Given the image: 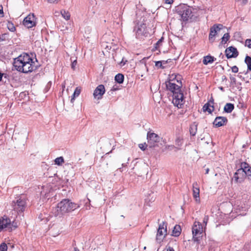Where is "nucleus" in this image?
Segmentation results:
<instances>
[{
    "label": "nucleus",
    "mask_w": 251,
    "mask_h": 251,
    "mask_svg": "<svg viewBox=\"0 0 251 251\" xmlns=\"http://www.w3.org/2000/svg\"><path fill=\"white\" fill-rule=\"evenodd\" d=\"M176 12L184 22L188 21L192 16V11L190 6L185 4H180L176 7Z\"/></svg>",
    "instance_id": "nucleus-4"
},
{
    "label": "nucleus",
    "mask_w": 251,
    "mask_h": 251,
    "mask_svg": "<svg viewBox=\"0 0 251 251\" xmlns=\"http://www.w3.org/2000/svg\"><path fill=\"white\" fill-rule=\"evenodd\" d=\"M148 146V144H147L146 143L139 144V148L142 151H145Z\"/></svg>",
    "instance_id": "nucleus-38"
},
{
    "label": "nucleus",
    "mask_w": 251,
    "mask_h": 251,
    "mask_svg": "<svg viewBox=\"0 0 251 251\" xmlns=\"http://www.w3.org/2000/svg\"><path fill=\"white\" fill-rule=\"evenodd\" d=\"M76 64H77L76 60H75L73 62H72V64H71V67L73 70L75 69Z\"/></svg>",
    "instance_id": "nucleus-46"
},
{
    "label": "nucleus",
    "mask_w": 251,
    "mask_h": 251,
    "mask_svg": "<svg viewBox=\"0 0 251 251\" xmlns=\"http://www.w3.org/2000/svg\"><path fill=\"white\" fill-rule=\"evenodd\" d=\"M230 79L233 83H235L236 82V79L233 76H230Z\"/></svg>",
    "instance_id": "nucleus-52"
},
{
    "label": "nucleus",
    "mask_w": 251,
    "mask_h": 251,
    "mask_svg": "<svg viewBox=\"0 0 251 251\" xmlns=\"http://www.w3.org/2000/svg\"><path fill=\"white\" fill-rule=\"evenodd\" d=\"M231 70L233 73H236L238 72V68L236 66L231 67Z\"/></svg>",
    "instance_id": "nucleus-44"
},
{
    "label": "nucleus",
    "mask_w": 251,
    "mask_h": 251,
    "mask_svg": "<svg viewBox=\"0 0 251 251\" xmlns=\"http://www.w3.org/2000/svg\"><path fill=\"white\" fill-rule=\"evenodd\" d=\"M51 82H49L47 84V85H46V87H45V89H44V92H45V93H46V92H47L49 91V88H50V85H51Z\"/></svg>",
    "instance_id": "nucleus-43"
},
{
    "label": "nucleus",
    "mask_w": 251,
    "mask_h": 251,
    "mask_svg": "<svg viewBox=\"0 0 251 251\" xmlns=\"http://www.w3.org/2000/svg\"><path fill=\"white\" fill-rule=\"evenodd\" d=\"M223 25L221 24L214 25L210 29V33L209 34V40L213 42L214 37L217 34L218 31L222 29Z\"/></svg>",
    "instance_id": "nucleus-10"
},
{
    "label": "nucleus",
    "mask_w": 251,
    "mask_h": 251,
    "mask_svg": "<svg viewBox=\"0 0 251 251\" xmlns=\"http://www.w3.org/2000/svg\"><path fill=\"white\" fill-rule=\"evenodd\" d=\"M247 176L248 177L249 179L251 181V167L250 166L249 168L247 170Z\"/></svg>",
    "instance_id": "nucleus-39"
},
{
    "label": "nucleus",
    "mask_w": 251,
    "mask_h": 251,
    "mask_svg": "<svg viewBox=\"0 0 251 251\" xmlns=\"http://www.w3.org/2000/svg\"><path fill=\"white\" fill-rule=\"evenodd\" d=\"M166 235L165 233L164 232L163 230L158 229L156 236V242L159 244H161Z\"/></svg>",
    "instance_id": "nucleus-17"
},
{
    "label": "nucleus",
    "mask_w": 251,
    "mask_h": 251,
    "mask_svg": "<svg viewBox=\"0 0 251 251\" xmlns=\"http://www.w3.org/2000/svg\"><path fill=\"white\" fill-rule=\"evenodd\" d=\"M216 60V58L214 57L211 55H207L203 57L202 62L203 64L206 65L208 64L212 63Z\"/></svg>",
    "instance_id": "nucleus-18"
},
{
    "label": "nucleus",
    "mask_w": 251,
    "mask_h": 251,
    "mask_svg": "<svg viewBox=\"0 0 251 251\" xmlns=\"http://www.w3.org/2000/svg\"><path fill=\"white\" fill-rule=\"evenodd\" d=\"M202 110L204 112L207 111L211 114L214 111V107L213 105H211L209 102H207L203 106Z\"/></svg>",
    "instance_id": "nucleus-20"
},
{
    "label": "nucleus",
    "mask_w": 251,
    "mask_h": 251,
    "mask_svg": "<svg viewBox=\"0 0 251 251\" xmlns=\"http://www.w3.org/2000/svg\"><path fill=\"white\" fill-rule=\"evenodd\" d=\"M162 61L163 62V64H166L168 63V61L163 60Z\"/></svg>",
    "instance_id": "nucleus-59"
},
{
    "label": "nucleus",
    "mask_w": 251,
    "mask_h": 251,
    "mask_svg": "<svg viewBox=\"0 0 251 251\" xmlns=\"http://www.w3.org/2000/svg\"><path fill=\"white\" fill-rule=\"evenodd\" d=\"M124 75L122 74H118L115 76V80L119 84H122L124 80Z\"/></svg>",
    "instance_id": "nucleus-23"
},
{
    "label": "nucleus",
    "mask_w": 251,
    "mask_h": 251,
    "mask_svg": "<svg viewBox=\"0 0 251 251\" xmlns=\"http://www.w3.org/2000/svg\"><path fill=\"white\" fill-rule=\"evenodd\" d=\"M219 89L221 91H222V92H224V91H225V89H224V88L223 87H222V86H220V87H219Z\"/></svg>",
    "instance_id": "nucleus-54"
},
{
    "label": "nucleus",
    "mask_w": 251,
    "mask_h": 251,
    "mask_svg": "<svg viewBox=\"0 0 251 251\" xmlns=\"http://www.w3.org/2000/svg\"><path fill=\"white\" fill-rule=\"evenodd\" d=\"M222 79L223 81L226 80V77L225 75H223L222 77Z\"/></svg>",
    "instance_id": "nucleus-56"
},
{
    "label": "nucleus",
    "mask_w": 251,
    "mask_h": 251,
    "mask_svg": "<svg viewBox=\"0 0 251 251\" xmlns=\"http://www.w3.org/2000/svg\"><path fill=\"white\" fill-rule=\"evenodd\" d=\"M226 57L229 59L230 58H235L238 54V51L235 47L230 46L227 48L225 50Z\"/></svg>",
    "instance_id": "nucleus-11"
},
{
    "label": "nucleus",
    "mask_w": 251,
    "mask_h": 251,
    "mask_svg": "<svg viewBox=\"0 0 251 251\" xmlns=\"http://www.w3.org/2000/svg\"><path fill=\"white\" fill-rule=\"evenodd\" d=\"M80 92L81 89L80 88L78 87H76L75 88L71 100L72 102L75 98L78 97L80 95Z\"/></svg>",
    "instance_id": "nucleus-30"
},
{
    "label": "nucleus",
    "mask_w": 251,
    "mask_h": 251,
    "mask_svg": "<svg viewBox=\"0 0 251 251\" xmlns=\"http://www.w3.org/2000/svg\"><path fill=\"white\" fill-rule=\"evenodd\" d=\"M126 62H127V60H125L124 58H123L122 59V61L120 63V65L121 66H123L124 65H125L126 64Z\"/></svg>",
    "instance_id": "nucleus-48"
},
{
    "label": "nucleus",
    "mask_w": 251,
    "mask_h": 251,
    "mask_svg": "<svg viewBox=\"0 0 251 251\" xmlns=\"http://www.w3.org/2000/svg\"><path fill=\"white\" fill-rule=\"evenodd\" d=\"M167 223L165 222H163L161 224H159L158 229H160L164 230V232L165 233V235H167Z\"/></svg>",
    "instance_id": "nucleus-28"
},
{
    "label": "nucleus",
    "mask_w": 251,
    "mask_h": 251,
    "mask_svg": "<svg viewBox=\"0 0 251 251\" xmlns=\"http://www.w3.org/2000/svg\"><path fill=\"white\" fill-rule=\"evenodd\" d=\"M209 171V169L208 168H207L205 170V174H208Z\"/></svg>",
    "instance_id": "nucleus-58"
},
{
    "label": "nucleus",
    "mask_w": 251,
    "mask_h": 251,
    "mask_svg": "<svg viewBox=\"0 0 251 251\" xmlns=\"http://www.w3.org/2000/svg\"><path fill=\"white\" fill-rule=\"evenodd\" d=\"M202 233V227L201 224L200 222L195 223L192 227V234L193 235L197 236L201 235Z\"/></svg>",
    "instance_id": "nucleus-15"
},
{
    "label": "nucleus",
    "mask_w": 251,
    "mask_h": 251,
    "mask_svg": "<svg viewBox=\"0 0 251 251\" xmlns=\"http://www.w3.org/2000/svg\"><path fill=\"white\" fill-rule=\"evenodd\" d=\"M122 165L123 167H125L126 166V164L125 163H123Z\"/></svg>",
    "instance_id": "nucleus-62"
},
{
    "label": "nucleus",
    "mask_w": 251,
    "mask_h": 251,
    "mask_svg": "<svg viewBox=\"0 0 251 251\" xmlns=\"http://www.w3.org/2000/svg\"><path fill=\"white\" fill-rule=\"evenodd\" d=\"M249 164L246 162L241 163V168L238 169L234 173L233 178L236 182H241L244 179V176L247 174V170L249 168Z\"/></svg>",
    "instance_id": "nucleus-5"
},
{
    "label": "nucleus",
    "mask_w": 251,
    "mask_h": 251,
    "mask_svg": "<svg viewBox=\"0 0 251 251\" xmlns=\"http://www.w3.org/2000/svg\"><path fill=\"white\" fill-rule=\"evenodd\" d=\"M245 62L247 65L248 71L251 72V57L247 55L245 58Z\"/></svg>",
    "instance_id": "nucleus-25"
},
{
    "label": "nucleus",
    "mask_w": 251,
    "mask_h": 251,
    "mask_svg": "<svg viewBox=\"0 0 251 251\" xmlns=\"http://www.w3.org/2000/svg\"><path fill=\"white\" fill-rule=\"evenodd\" d=\"M9 226H11V220L6 216L4 215L0 219V229L8 227Z\"/></svg>",
    "instance_id": "nucleus-14"
},
{
    "label": "nucleus",
    "mask_w": 251,
    "mask_h": 251,
    "mask_svg": "<svg viewBox=\"0 0 251 251\" xmlns=\"http://www.w3.org/2000/svg\"><path fill=\"white\" fill-rule=\"evenodd\" d=\"M206 220H207V219H205V218H204V220H203V222H206Z\"/></svg>",
    "instance_id": "nucleus-64"
},
{
    "label": "nucleus",
    "mask_w": 251,
    "mask_h": 251,
    "mask_svg": "<svg viewBox=\"0 0 251 251\" xmlns=\"http://www.w3.org/2000/svg\"><path fill=\"white\" fill-rule=\"evenodd\" d=\"M155 66L161 69H164L165 67L163 66V62L161 61H157L155 62Z\"/></svg>",
    "instance_id": "nucleus-37"
},
{
    "label": "nucleus",
    "mask_w": 251,
    "mask_h": 251,
    "mask_svg": "<svg viewBox=\"0 0 251 251\" xmlns=\"http://www.w3.org/2000/svg\"><path fill=\"white\" fill-rule=\"evenodd\" d=\"M207 102H209V103L213 104L214 103V99L212 97L210 98V99L208 100Z\"/></svg>",
    "instance_id": "nucleus-53"
},
{
    "label": "nucleus",
    "mask_w": 251,
    "mask_h": 251,
    "mask_svg": "<svg viewBox=\"0 0 251 251\" xmlns=\"http://www.w3.org/2000/svg\"><path fill=\"white\" fill-rule=\"evenodd\" d=\"M4 17V13L3 11V7L1 5H0V18Z\"/></svg>",
    "instance_id": "nucleus-45"
},
{
    "label": "nucleus",
    "mask_w": 251,
    "mask_h": 251,
    "mask_svg": "<svg viewBox=\"0 0 251 251\" xmlns=\"http://www.w3.org/2000/svg\"><path fill=\"white\" fill-rule=\"evenodd\" d=\"M74 251H79V249H77V248H74Z\"/></svg>",
    "instance_id": "nucleus-61"
},
{
    "label": "nucleus",
    "mask_w": 251,
    "mask_h": 251,
    "mask_svg": "<svg viewBox=\"0 0 251 251\" xmlns=\"http://www.w3.org/2000/svg\"><path fill=\"white\" fill-rule=\"evenodd\" d=\"M171 78H172V79H171V81H173L174 80H176L177 82L180 83V86H182L181 79H182V77L180 75L173 74L171 76Z\"/></svg>",
    "instance_id": "nucleus-22"
},
{
    "label": "nucleus",
    "mask_w": 251,
    "mask_h": 251,
    "mask_svg": "<svg viewBox=\"0 0 251 251\" xmlns=\"http://www.w3.org/2000/svg\"><path fill=\"white\" fill-rule=\"evenodd\" d=\"M183 139L180 138V137H178L176 138V141H175V144L177 146V147H176L177 150H180V147L183 144Z\"/></svg>",
    "instance_id": "nucleus-27"
},
{
    "label": "nucleus",
    "mask_w": 251,
    "mask_h": 251,
    "mask_svg": "<svg viewBox=\"0 0 251 251\" xmlns=\"http://www.w3.org/2000/svg\"><path fill=\"white\" fill-rule=\"evenodd\" d=\"M118 90V88L117 86L114 85L112 87V88L111 89L110 92L112 93L113 91H115Z\"/></svg>",
    "instance_id": "nucleus-49"
},
{
    "label": "nucleus",
    "mask_w": 251,
    "mask_h": 251,
    "mask_svg": "<svg viewBox=\"0 0 251 251\" xmlns=\"http://www.w3.org/2000/svg\"><path fill=\"white\" fill-rule=\"evenodd\" d=\"M197 125L194 123L190 126L189 131L192 136H195L197 131Z\"/></svg>",
    "instance_id": "nucleus-24"
},
{
    "label": "nucleus",
    "mask_w": 251,
    "mask_h": 251,
    "mask_svg": "<svg viewBox=\"0 0 251 251\" xmlns=\"http://www.w3.org/2000/svg\"><path fill=\"white\" fill-rule=\"evenodd\" d=\"M174 0H166L165 3L167 4H171L173 3Z\"/></svg>",
    "instance_id": "nucleus-51"
},
{
    "label": "nucleus",
    "mask_w": 251,
    "mask_h": 251,
    "mask_svg": "<svg viewBox=\"0 0 251 251\" xmlns=\"http://www.w3.org/2000/svg\"><path fill=\"white\" fill-rule=\"evenodd\" d=\"M17 227V222L13 221L12 223L11 222V226H9L8 228L9 231H11L15 229Z\"/></svg>",
    "instance_id": "nucleus-33"
},
{
    "label": "nucleus",
    "mask_w": 251,
    "mask_h": 251,
    "mask_svg": "<svg viewBox=\"0 0 251 251\" xmlns=\"http://www.w3.org/2000/svg\"><path fill=\"white\" fill-rule=\"evenodd\" d=\"M135 32V35L137 38H140L141 36H147L149 33L146 24L143 23L138 25L137 27L134 29Z\"/></svg>",
    "instance_id": "nucleus-6"
},
{
    "label": "nucleus",
    "mask_w": 251,
    "mask_h": 251,
    "mask_svg": "<svg viewBox=\"0 0 251 251\" xmlns=\"http://www.w3.org/2000/svg\"><path fill=\"white\" fill-rule=\"evenodd\" d=\"M242 74L241 72H240L238 75H237V76L240 78V79H241L242 80H245V78L241 75Z\"/></svg>",
    "instance_id": "nucleus-50"
},
{
    "label": "nucleus",
    "mask_w": 251,
    "mask_h": 251,
    "mask_svg": "<svg viewBox=\"0 0 251 251\" xmlns=\"http://www.w3.org/2000/svg\"><path fill=\"white\" fill-rule=\"evenodd\" d=\"M147 139L149 147L151 148L155 147L156 143L160 141V137L154 132L149 131L147 133Z\"/></svg>",
    "instance_id": "nucleus-8"
},
{
    "label": "nucleus",
    "mask_w": 251,
    "mask_h": 251,
    "mask_svg": "<svg viewBox=\"0 0 251 251\" xmlns=\"http://www.w3.org/2000/svg\"><path fill=\"white\" fill-rule=\"evenodd\" d=\"M230 38V35L229 33H225L221 39V43L222 44H225L229 40Z\"/></svg>",
    "instance_id": "nucleus-26"
},
{
    "label": "nucleus",
    "mask_w": 251,
    "mask_h": 251,
    "mask_svg": "<svg viewBox=\"0 0 251 251\" xmlns=\"http://www.w3.org/2000/svg\"><path fill=\"white\" fill-rule=\"evenodd\" d=\"M201 237L202 235L201 236V235H199L197 236L193 235V240L194 242H196L198 245H199L200 243V241Z\"/></svg>",
    "instance_id": "nucleus-35"
},
{
    "label": "nucleus",
    "mask_w": 251,
    "mask_h": 251,
    "mask_svg": "<svg viewBox=\"0 0 251 251\" xmlns=\"http://www.w3.org/2000/svg\"><path fill=\"white\" fill-rule=\"evenodd\" d=\"M60 0H48V2L50 3H57Z\"/></svg>",
    "instance_id": "nucleus-47"
},
{
    "label": "nucleus",
    "mask_w": 251,
    "mask_h": 251,
    "mask_svg": "<svg viewBox=\"0 0 251 251\" xmlns=\"http://www.w3.org/2000/svg\"><path fill=\"white\" fill-rule=\"evenodd\" d=\"M105 89L103 85H99L95 89L93 93V96L95 98H97L98 100L101 99L102 96L105 93Z\"/></svg>",
    "instance_id": "nucleus-12"
},
{
    "label": "nucleus",
    "mask_w": 251,
    "mask_h": 251,
    "mask_svg": "<svg viewBox=\"0 0 251 251\" xmlns=\"http://www.w3.org/2000/svg\"><path fill=\"white\" fill-rule=\"evenodd\" d=\"M227 122V119L226 117L218 116L216 117L213 124L216 127H219L226 125Z\"/></svg>",
    "instance_id": "nucleus-13"
},
{
    "label": "nucleus",
    "mask_w": 251,
    "mask_h": 251,
    "mask_svg": "<svg viewBox=\"0 0 251 251\" xmlns=\"http://www.w3.org/2000/svg\"><path fill=\"white\" fill-rule=\"evenodd\" d=\"M181 232V228L179 225H176L174 227L172 231V235L175 237H178L179 236Z\"/></svg>",
    "instance_id": "nucleus-19"
},
{
    "label": "nucleus",
    "mask_w": 251,
    "mask_h": 251,
    "mask_svg": "<svg viewBox=\"0 0 251 251\" xmlns=\"http://www.w3.org/2000/svg\"><path fill=\"white\" fill-rule=\"evenodd\" d=\"M248 71H248V70L247 71H244L243 72V73L245 75H247L248 73Z\"/></svg>",
    "instance_id": "nucleus-60"
},
{
    "label": "nucleus",
    "mask_w": 251,
    "mask_h": 251,
    "mask_svg": "<svg viewBox=\"0 0 251 251\" xmlns=\"http://www.w3.org/2000/svg\"><path fill=\"white\" fill-rule=\"evenodd\" d=\"M7 27L8 30L11 32H15L16 31V27L13 23L11 21L7 22Z\"/></svg>",
    "instance_id": "nucleus-29"
},
{
    "label": "nucleus",
    "mask_w": 251,
    "mask_h": 251,
    "mask_svg": "<svg viewBox=\"0 0 251 251\" xmlns=\"http://www.w3.org/2000/svg\"><path fill=\"white\" fill-rule=\"evenodd\" d=\"M26 205V201L22 197L19 198L16 201H13L12 203V206L14 210L18 212L25 211Z\"/></svg>",
    "instance_id": "nucleus-7"
},
{
    "label": "nucleus",
    "mask_w": 251,
    "mask_h": 251,
    "mask_svg": "<svg viewBox=\"0 0 251 251\" xmlns=\"http://www.w3.org/2000/svg\"><path fill=\"white\" fill-rule=\"evenodd\" d=\"M166 85L167 89L173 93L174 104L178 107L181 108V105L184 104L185 101L183 93L181 90L182 86L172 82L171 79L166 82Z\"/></svg>",
    "instance_id": "nucleus-2"
},
{
    "label": "nucleus",
    "mask_w": 251,
    "mask_h": 251,
    "mask_svg": "<svg viewBox=\"0 0 251 251\" xmlns=\"http://www.w3.org/2000/svg\"><path fill=\"white\" fill-rule=\"evenodd\" d=\"M64 162V158L62 156L57 157L54 160L55 164L61 166Z\"/></svg>",
    "instance_id": "nucleus-31"
},
{
    "label": "nucleus",
    "mask_w": 251,
    "mask_h": 251,
    "mask_svg": "<svg viewBox=\"0 0 251 251\" xmlns=\"http://www.w3.org/2000/svg\"><path fill=\"white\" fill-rule=\"evenodd\" d=\"M206 220H207V219H205V218H204V220H203V222H206Z\"/></svg>",
    "instance_id": "nucleus-63"
},
{
    "label": "nucleus",
    "mask_w": 251,
    "mask_h": 251,
    "mask_svg": "<svg viewBox=\"0 0 251 251\" xmlns=\"http://www.w3.org/2000/svg\"><path fill=\"white\" fill-rule=\"evenodd\" d=\"M7 246L5 243H2L0 245V251H7Z\"/></svg>",
    "instance_id": "nucleus-36"
},
{
    "label": "nucleus",
    "mask_w": 251,
    "mask_h": 251,
    "mask_svg": "<svg viewBox=\"0 0 251 251\" xmlns=\"http://www.w3.org/2000/svg\"><path fill=\"white\" fill-rule=\"evenodd\" d=\"M193 195L196 201L200 197V188L199 185L197 182H195L193 184Z\"/></svg>",
    "instance_id": "nucleus-16"
},
{
    "label": "nucleus",
    "mask_w": 251,
    "mask_h": 251,
    "mask_svg": "<svg viewBox=\"0 0 251 251\" xmlns=\"http://www.w3.org/2000/svg\"><path fill=\"white\" fill-rule=\"evenodd\" d=\"M32 58L26 53H23L14 59L13 66L18 72L25 74L30 73L37 69L33 65Z\"/></svg>",
    "instance_id": "nucleus-1"
},
{
    "label": "nucleus",
    "mask_w": 251,
    "mask_h": 251,
    "mask_svg": "<svg viewBox=\"0 0 251 251\" xmlns=\"http://www.w3.org/2000/svg\"><path fill=\"white\" fill-rule=\"evenodd\" d=\"M245 46L251 49V39H248L245 41Z\"/></svg>",
    "instance_id": "nucleus-40"
},
{
    "label": "nucleus",
    "mask_w": 251,
    "mask_h": 251,
    "mask_svg": "<svg viewBox=\"0 0 251 251\" xmlns=\"http://www.w3.org/2000/svg\"><path fill=\"white\" fill-rule=\"evenodd\" d=\"M234 108V105L231 103H227L225 105L224 110L227 113H231Z\"/></svg>",
    "instance_id": "nucleus-21"
},
{
    "label": "nucleus",
    "mask_w": 251,
    "mask_h": 251,
    "mask_svg": "<svg viewBox=\"0 0 251 251\" xmlns=\"http://www.w3.org/2000/svg\"><path fill=\"white\" fill-rule=\"evenodd\" d=\"M7 75L5 73H2L0 72V81H2V77H4V78H7Z\"/></svg>",
    "instance_id": "nucleus-42"
},
{
    "label": "nucleus",
    "mask_w": 251,
    "mask_h": 251,
    "mask_svg": "<svg viewBox=\"0 0 251 251\" xmlns=\"http://www.w3.org/2000/svg\"><path fill=\"white\" fill-rule=\"evenodd\" d=\"M244 250L246 251H251V244L245 245Z\"/></svg>",
    "instance_id": "nucleus-41"
},
{
    "label": "nucleus",
    "mask_w": 251,
    "mask_h": 251,
    "mask_svg": "<svg viewBox=\"0 0 251 251\" xmlns=\"http://www.w3.org/2000/svg\"><path fill=\"white\" fill-rule=\"evenodd\" d=\"M167 251H175V250H174V249L173 248H171V247H169Z\"/></svg>",
    "instance_id": "nucleus-55"
},
{
    "label": "nucleus",
    "mask_w": 251,
    "mask_h": 251,
    "mask_svg": "<svg viewBox=\"0 0 251 251\" xmlns=\"http://www.w3.org/2000/svg\"><path fill=\"white\" fill-rule=\"evenodd\" d=\"M163 40V37H162L161 39H160L154 45L153 48V50H157L158 49L159 47L160 44L162 43V41Z\"/></svg>",
    "instance_id": "nucleus-34"
},
{
    "label": "nucleus",
    "mask_w": 251,
    "mask_h": 251,
    "mask_svg": "<svg viewBox=\"0 0 251 251\" xmlns=\"http://www.w3.org/2000/svg\"><path fill=\"white\" fill-rule=\"evenodd\" d=\"M61 14L62 16L66 20H69L70 18V14L68 11H66L64 10L61 11Z\"/></svg>",
    "instance_id": "nucleus-32"
},
{
    "label": "nucleus",
    "mask_w": 251,
    "mask_h": 251,
    "mask_svg": "<svg viewBox=\"0 0 251 251\" xmlns=\"http://www.w3.org/2000/svg\"><path fill=\"white\" fill-rule=\"evenodd\" d=\"M35 17L34 14H29L23 20V24L28 28L36 25Z\"/></svg>",
    "instance_id": "nucleus-9"
},
{
    "label": "nucleus",
    "mask_w": 251,
    "mask_h": 251,
    "mask_svg": "<svg viewBox=\"0 0 251 251\" xmlns=\"http://www.w3.org/2000/svg\"><path fill=\"white\" fill-rule=\"evenodd\" d=\"M79 207V205L72 202L70 200L65 199L57 203L56 206L55 216L59 217L70 213Z\"/></svg>",
    "instance_id": "nucleus-3"
},
{
    "label": "nucleus",
    "mask_w": 251,
    "mask_h": 251,
    "mask_svg": "<svg viewBox=\"0 0 251 251\" xmlns=\"http://www.w3.org/2000/svg\"><path fill=\"white\" fill-rule=\"evenodd\" d=\"M143 68H145L147 70V71H148V67L147 66V65L145 63L143 65Z\"/></svg>",
    "instance_id": "nucleus-57"
}]
</instances>
